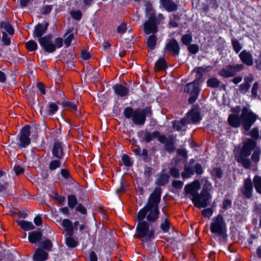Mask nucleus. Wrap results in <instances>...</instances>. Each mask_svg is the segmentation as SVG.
Wrapping results in <instances>:
<instances>
[{"label":"nucleus","mask_w":261,"mask_h":261,"mask_svg":"<svg viewBox=\"0 0 261 261\" xmlns=\"http://www.w3.org/2000/svg\"><path fill=\"white\" fill-rule=\"evenodd\" d=\"M161 199V190L156 188L150 195L147 204L138 213V221H142L146 217L149 221H155L159 214L158 205Z\"/></svg>","instance_id":"f257e3e1"},{"label":"nucleus","mask_w":261,"mask_h":261,"mask_svg":"<svg viewBox=\"0 0 261 261\" xmlns=\"http://www.w3.org/2000/svg\"><path fill=\"white\" fill-rule=\"evenodd\" d=\"M256 143L250 139H246L241 149L236 151L235 158L236 160L241 163L245 168H249L251 162L248 158L251 153V150L255 147Z\"/></svg>","instance_id":"f03ea898"},{"label":"nucleus","mask_w":261,"mask_h":261,"mask_svg":"<svg viewBox=\"0 0 261 261\" xmlns=\"http://www.w3.org/2000/svg\"><path fill=\"white\" fill-rule=\"evenodd\" d=\"M151 111L149 108H146L143 110L136 109L127 107L124 111V115L127 118H132L134 124L136 125H143L148 114H151Z\"/></svg>","instance_id":"7ed1b4c3"},{"label":"nucleus","mask_w":261,"mask_h":261,"mask_svg":"<svg viewBox=\"0 0 261 261\" xmlns=\"http://www.w3.org/2000/svg\"><path fill=\"white\" fill-rule=\"evenodd\" d=\"M201 119L198 108L193 107L187 114V116L180 121L173 122V127L177 130H185V126L188 124L197 123Z\"/></svg>","instance_id":"20e7f679"},{"label":"nucleus","mask_w":261,"mask_h":261,"mask_svg":"<svg viewBox=\"0 0 261 261\" xmlns=\"http://www.w3.org/2000/svg\"><path fill=\"white\" fill-rule=\"evenodd\" d=\"M134 237L142 241H149L154 237V230L152 226L148 223L139 221L136 229Z\"/></svg>","instance_id":"39448f33"},{"label":"nucleus","mask_w":261,"mask_h":261,"mask_svg":"<svg viewBox=\"0 0 261 261\" xmlns=\"http://www.w3.org/2000/svg\"><path fill=\"white\" fill-rule=\"evenodd\" d=\"M30 127L29 125L24 126L21 129L19 135L14 140H12L11 146L13 148L25 147L31 143Z\"/></svg>","instance_id":"423d86ee"},{"label":"nucleus","mask_w":261,"mask_h":261,"mask_svg":"<svg viewBox=\"0 0 261 261\" xmlns=\"http://www.w3.org/2000/svg\"><path fill=\"white\" fill-rule=\"evenodd\" d=\"M226 224L221 215L214 217L211 224L210 230L216 236H223L226 231Z\"/></svg>","instance_id":"0eeeda50"},{"label":"nucleus","mask_w":261,"mask_h":261,"mask_svg":"<svg viewBox=\"0 0 261 261\" xmlns=\"http://www.w3.org/2000/svg\"><path fill=\"white\" fill-rule=\"evenodd\" d=\"M199 82L197 79H195L192 83L187 84L185 87V91L190 95L189 99L190 103H192L196 100L199 92Z\"/></svg>","instance_id":"6e6552de"},{"label":"nucleus","mask_w":261,"mask_h":261,"mask_svg":"<svg viewBox=\"0 0 261 261\" xmlns=\"http://www.w3.org/2000/svg\"><path fill=\"white\" fill-rule=\"evenodd\" d=\"M257 117L246 108H244L241 114V121L245 130H248L255 121Z\"/></svg>","instance_id":"1a4fd4ad"},{"label":"nucleus","mask_w":261,"mask_h":261,"mask_svg":"<svg viewBox=\"0 0 261 261\" xmlns=\"http://www.w3.org/2000/svg\"><path fill=\"white\" fill-rule=\"evenodd\" d=\"M211 198V194H206L201 192L200 195L197 194L192 198V201L194 205L198 208L205 207L209 204Z\"/></svg>","instance_id":"9d476101"},{"label":"nucleus","mask_w":261,"mask_h":261,"mask_svg":"<svg viewBox=\"0 0 261 261\" xmlns=\"http://www.w3.org/2000/svg\"><path fill=\"white\" fill-rule=\"evenodd\" d=\"M243 68L242 64L236 65H229L226 68L222 69L220 71V74L225 77H229L234 75L238 71H241Z\"/></svg>","instance_id":"9b49d317"},{"label":"nucleus","mask_w":261,"mask_h":261,"mask_svg":"<svg viewBox=\"0 0 261 261\" xmlns=\"http://www.w3.org/2000/svg\"><path fill=\"white\" fill-rule=\"evenodd\" d=\"M41 46L47 53H53L56 50V46L51 42L50 36H46L38 39Z\"/></svg>","instance_id":"f8f14e48"},{"label":"nucleus","mask_w":261,"mask_h":261,"mask_svg":"<svg viewBox=\"0 0 261 261\" xmlns=\"http://www.w3.org/2000/svg\"><path fill=\"white\" fill-rule=\"evenodd\" d=\"M200 187L199 181L195 180L191 184L187 185L185 187V190L186 193L191 194L193 198L198 194Z\"/></svg>","instance_id":"ddd939ff"},{"label":"nucleus","mask_w":261,"mask_h":261,"mask_svg":"<svg viewBox=\"0 0 261 261\" xmlns=\"http://www.w3.org/2000/svg\"><path fill=\"white\" fill-rule=\"evenodd\" d=\"M48 26L47 22H44L43 24H38L37 25L34 31V36L39 39L42 38V36L46 32Z\"/></svg>","instance_id":"4468645a"},{"label":"nucleus","mask_w":261,"mask_h":261,"mask_svg":"<svg viewBox=\"0 0 261 261\" xmlns=\"http://www.w3.org/2000/svg\"><path fill=\"white\" fill-rule=\"evenodd\" d=\"M252 190L253 188L251 180L250 178H248L244 181L242 192L246 197L249 198L251 196Z\"/></svg>","instance_id":"2eb2a0df"},{"label":"nucleus","mask_w":261,"mask_h":261,"mask_svg":"<svg viewBox=\"0 0 261 261\" xmlns=\"http://www.w3.org/2000/svg\"><path fill=\"white\" fill-rule=\"evenodd\" d=\"M154 19L149 18V20L144 23V29L146 34L154 33L157 31L156 24L153 21Z\"/></svg>","instance_id":"dca6fc26"},{"label":"nucleus","mask_w":261,"mask_h":261,"mask_svg":"<svg viewBox=\"0 0 261 261\" xmlns=\"http://www.w3.org/2000/svg\"><path fill=\"white\" fill-rule=\"evenodd\" d=\"M48 253L41 248H37L34 253L33 259L35 261H45L47 259Z\"/></svg>","instance_id":"f3484780"},{"label":"nucleus","mask_w":261,"mask_h":261,"mask_svg":"<svg viewBox=\"0 0 261 261\" xmlns=\"http://www.w3.org/2000/svg\"><path fill=\"white\" fill-rule=\"evenodd\" d=\"M161 5L168 12H172L177 9V5L172 0H160Z\"/></svg>","instance_id":"a211bd4d"},{"label":"nucleus","mask_w":261,"mask_h":261,"mask_svg":"<svg viewBox=\"0 0 261 261\" xmlns=\"http://www.w3.org/2000/svg\"><path fill=\"white\" fill-rule=\"evenodd\" d=\"M239 56L241 60L244 64L249 66L253 64L252 56L249 52L243 50L240 53Z\"/></svg>","instance_id":"6ab92c4d"},{"label":"nucleus","mask_w":261,"mask_h":261,"mask_svg":"<svg viewBox=\"0 0 261 261\" xmlns=\"http://www.w3.org/2000/svg\"><path fill=\"white\" fill-rule=\"evenodd\" d=\"M166 49L174 55H178L179 51V47L177 42L175 40H171L166 45Z\"/></svg>","instance_id":"aec40b11"},{"label":"nucleus","mask_w":261,"mask_h":261,"mask_svg":"<svg viewBox=\"0 0 261 261\" xmlns=\"http://www.w3.org/2000/svg\"><path fill=\"white\" fill-rule=\"evenodd\" d=\"M42 238V233L38 231H34L30 232L28 239L30 243L35 244L39 242Z\"/></svg>","instance_id":"412c9836"},{"label":"nucleus","mask_w":261,"mask_h":261,"mask_svg":"<svg viewBox=\"0 0 261 261\" xmlns=\"http://www.w3.org/2000/svg\"><path fill=\"white\" fill-rule=\"evenodd\" d=\"M53 155L58 158H61L63 152L62 144L59 142H55L53 148Z\"/></svg>","instance_id":"4be33fe9"},{"label":"nucleus","mask_w":261,"mask_h":261,"mask_svg":"<svg viewBox=\"0 0 261 261\" xmlns=\"http://www.w3.org/2000/svg\"><path fill=\"white\" fill-rule=\"evenodd\" d=\"M61 225L64 228L69 236H71L73 233V226L72 222L69 219H64L62 221Z\"/></svg>","instance_id":"5701e85b"},{"label":"nucleus","mask_w":261,"mask_h":261,"mask_svg":"<svg viewBox=\"0 0 261 261\" xmlns=\"http://www.w3.org/2000/svg\"><path fill=\"white\" fill-rule=\"evenodd\" d=\"M228 121L229 124L234 127L239 126L241 123L240 119L235 114H230L228 117Z\"/></svg>","instance_id":"b1692460"},{"label":"nucleus","mask_w":261,"mask_h":261,"mask_svg":"<svg viewBox=\"0 0 261 261\" xmlns=\"http://www.w3.org/2000/svg\"><path fill=\"white\" fill-rule=\"evenodd\" d=\"M114 90L115 93L120 96H125L128 93L127 89L121 85H115L114 87Z\"/></svg>","instance_id":"393cba45"},{"label":"nucleus","mask_w":261,"mask_h":261,"mask_svg":"<svg viewBox=\"0 0 261 261\" xmlns=\"http://www.w3.org/2000/svg\"><path fill=\"white\" fill-rule=\"evenodd\" d=\"M17 222L20 227L25 231H29L34 228V226L32 222L24 220H18Z\"/></svg>","instance_id":"a878e982"},{"label":"nucleus","mask_w":261,"mask_h":261,"mask_svg":"<svg viewBox=\"0 0 261 261\" xmlns=\"http://www.w3.org/2000/svg\"><path fill=\"white\" fill-rule=\"evenodd\" d=\"M74 39V34L72 30H68L64 35V44L66 47L70 45L71 41Z\"/></svg>","instance_id":"bb28decb"},{"label":"nucleus","mask_w":261,"mask_h":261,"mask_svg":"<svg viewBox=\"0 0 261 261\" xmlns=\"http://www.w3.org/2000/svg\"><path fill=\"white\" fill-rule=\"evenodd\" d=\"M211 69V67L210 66L200 67L195 69L194 72H196L197 74L196 79H197L199 81L201 77L202 74L209 71Z\"/></svg>","instance_id":"cd10ccee"},{"label":"nucleus","mask_w":261,"mask_h":261,"mask_svg":"<svg viewBox=\"0 0 261 261\" xmlns=\"http://www.w3.org/2000/svg\"><path fill=\"white\" fill-rule=\"evenodd\" d=\"M253 184L257 192L261 194V177L259 176H254Z\"/></svg>","instance_id":"c85d7f7f"},{"label":"nucleus","mask_w":261,"mask_h":261,"mask_svg":"<svg viewBox=\"0 0 261 261\" xmlns=\"http://www.w3.org/2000/svg\"><path fill=\"white\" fill-rule=\"evenodd\" d=\"M156 42V37L154 35H150L147 39V45L150 49H153Z\"/></svg>","instance_id":"c756f323"},{"label":"nucleus","mask_w":261,"mask_h":261,"mask_svg":"<svg viewBox=\"0 0 261 261\" xmlns=\"http://www.w3.org/2000/svg\"><path fill=\"white\" fill-rule=\"evenodd\" d=\"M194 173V171L191 168L186 166L185 171L181 173L183 178H188Z\"/></svg>","instance_id":"7c9ffc66"},{"label":"nucleus","mask_w":261,"mask_h":261,"mask_svg":"<svg viewBox=\"0 0 261 261\" xmlns=\"http://www.w3.org/2000/svg\"><path fill=\"white\" fill-rule=\"evenodd\" d=\"M212 189V185L207 180H205V184H204L202 190L201 191V193H203L204 194H211L210 192L211 191Z\"/></svg>","instance_id":"2f4dec72"},{"label":"nucleus","mask_w":261,"mask_h":261,"mask_svg":"<svg viewBox=\"0 0 261 261\" xmlns=\"http://www.w3.org/2000/svg\"><path fill=\"white\" fill-rule=\"evenodd\" d=\"M1 27L5 29L10 35H13L14 31L10 24L8 22H3L1 23Z\"/></svg>","instance_id":"473e14b6"},{"label":"nucleus","mask_w":261,"mask_h":261,"mask_svg":"<svg viewBox=\"0 0 261 261\" xmlns=\"http://www.w3.org/2000/svg\"><path fill=\"white\" fill-rule=\"evenodd\" d=\"M165 61L164 59H160L155 63V69L156 70H161L165 68Z\"/></svg>","instance_id":"72a5a7b5"},{"label":"nucleus","mask_w":261,"mask_h":261,"mask_svg":"<svg viewBox=\"0 0 261 261\" xmlns=\"http://www.w3.org/2000/svg\"><path fill=\"white\" fill-rule=\"evenodd\" d=\"M26 47L30 51H33L37 49V44L34 41L30 40L26 43Z\"/></svg>","instance_id":"f704fd0d"},{"label":"nucleus","mask_w":261,"mask_h":261,"mask_svg":"<svg viewBox=\"0 0 261 261\" xmlns=\"http://www.w3.org/2000/svg\"><path fill=\"white\" fill-rule=\"evenodd\" d=\"M77 203V199L74 195H69L68 197V205L70 208H73Z\"/></svg>","instance_id":"c9c22d12"},{"label":"nucleus","mask_w":261,"mask_h":261,"mask_svg":"<svg viewBox=\"0 0 261 261\" xmlns=\"http://www.w3.org/2000/svg\"><path fill=\"white\" fill-rule=\"evenodd\" d=\"M146 12L147 14L150 15L149 19H154V13L152 6L148 3L146 5Z\"/></svg>","instance_id":"e433bc0d"},{"label":"nucleus","mask_w":261,"mask_h":261,"mask_svg":"<svg viewBox=\"0 0 261 261\" xmlns=\"http://www.w3.org/2000/svg\"><path fill=\"white\" fill-rule=\"evenodd\" d=\"M214 211L212 208H207L202 211L201 213L203 217L210 218L213 214Z\"/></svg>","instance_id":"4c0bfd02"},{"label":"nucleus","mask_w":261,"mask_h":261,"mask_svg":"<svg viewBox=\"0 0 261 261\" xmlns=\"http://www.w3.org/2000/svg\"><path fill=\"white\" fill-rule=\"evenodd\" d=\"M66 243L70 247H74L77 245L76 242L70 236L66 238Z\"/></svg>","instance_id":"58836bf2"},{"label":"nucleus","mask_w":261,"mask_h":261,"mask_svg":"<svg viewBox=\"0 0 261 261\" xmlns=\"http://www.w3.org/2000/svg\"><path fill=\"white\" fill-rule=\"evenodd\" d=\"M261 152L260 149H256L253 152L251 159L254 162H258L259 161V155Z\"/></svg>","instance_id":"ea45409f"},{"label":"nucleus","mask_w":261,"mask_h":261,"mask_svg":"<svg viewBox=\"0 0 261 261\" xmlns=\"http://www.w3.org/2000/svg\"><path fill=\"white\" fill-rule=\"evenodd\" d=\"M207 84L208 87H216L219 85V81L216 78H212L207 81Z\"/></svg>","instance_id":"a19ab883"},{"label":"nucleus","mask_w":261,"mask_h":261,"mask_svg":"<svg viewBox=\"0 0 261 261\" xmlns=\"http://www.w3.org/2000/svg\"><path fill=\"white\" fill-rule=\"evenodd\" d=\"M61 163L59 161L53 160L49 164V168L50 170H53L59 167Z\"/></svg>","instance_id":"79ce46f5"},{"label":"nucleus","mask_w":261,"mask_h":261,"mask_svg":"<svg viewBox=\"0 0 261 261\" xmlns=\"http://www.w3.org/2000/svg\"><path fill=\"white\" fill-rule=\"evenodd\" d=\"M154 137L158 139L159 141L162 143H165L166 141V138L164 135H160L159 132L155 131L153 132Z\"/></svg>","instance_id":"37998d69"},{"label":"nucleus","mask_w":261,"mask_h":261,"mask_svg":"<svg viewBox=\"0 0 261 261\" xmlns=\"http://www.w3.org/2000/svg\"><path fill=\"white\" fill-rule=\"evenodd\" d=\"M72 17L76 20H80L82 17V12L80 10L71 11L70 12Z\"/></svg>","instance_id":"c03bdc74"},{"label":"nucleus","mask_w":261,"mask_h":261,"mask_svg":"<svg viewBox=\"0 0 261 261\" xmlns=\"http://www.w3.org/2000/svg\"><path fill=\"white\" fill-rule=\"evenodd\" d=\"M192 39V36L190 35L187 34L182 36L181 40L184 44L187 45L191 42Z\"/></svg>","instance_id":"a18cd8bd"},{"label":"nucleus","mask_w":261,"mask_h":261,"mask_svg":"<svg viewBox=\"0 0 261 261\" xmlns=\"http://www.w3.org/2000/svg\"><path fill=\"white\" fill-rule=\"evenodd\" d=\"M170 227V224L168 221L166 219L165 222L161 224V228L164 232H166L168 231Z\"/></svg>","instance_id":"49530a36"},{"label":"nucleus","mask_w":261,"mask_h":261,"mask_svg":"<svg viewBox=\"0 0 261 261\" xmlns=\"http://www.w3.org/2000/svg\"><path fill=\"white\" fill-rule=\"evenodd\" d=\"M232 44L233 45V49L237 53H238L241 49L242 46H241L240 44L237 40H232Z\"/></svg>","instance_id":"de8ad7c7"},{"label":"nucleus","mask_w":261,"mask_h":261,"mask_svg":"<svg viewBox=\"0 0 261 261\" xmlns=\"http://www.w3.org/2000/svg\"><path fill=\"white\" fill-rule=\"evenodd\" d=\"M58 107L57 105L54 103H50L49 105V113L50 114H54L57 111Z\"/></svg>","instance_id":"09e8293b"},{"label":"nucleus","mask_w":261,"mask_h":261,"mask_svg":"<svg viewBox=\"0 0 261 261\" xmlns=\"http://www.w3.org/2000/svg\"><path fill=\"white\" fill-rule=\"evenodd\" d=\"M231 205V201L229 199H225L222 202V208L223 211L227 210L230 207Z\"/></svg>","instance_id":"8fccbe9b"},{"label":"nucleus","mask_w":261,"mask_h":261,"mask_svg":"<svg viewBox=\"0 0 261 261\" xmlns=\"http://www.w3.org/2000/svg\"><path fill=\"white\" fill-rule=\"evenodd\" d=\"M43 247L46 250H50L52 247V244L50 240H47L41 243Z\"/></svg>","instance_id":"3c124183"},{"label":"nucleus","mask_w":261,"mask_h":261,"mask_svg":"<svg viewBox=\"0 0 261 261\" xmlns=\"http://www.w3.org/2000/svg\"><path fill=\"white\" fill-rule=\"evenodd\" d=\"M122 161L123 164L126 166H130L132 165L131 161H130L128 155L124 154L122 157Z\"/></svg>","instance_id":"603ef678"},{"label":"nucleus","mask_w":261,"mask_h":261,"mask_svg":"<svg viewBox=\"0 0 261 261\" xmlns=\"http://www.w3.org/2000/svg\"><path fill=\"white\" fill-rule=\"evenodd\" d=\"M212 174L218 178H220L222 175V171L220 168H215L212 171Z\"/></svg>","instance_id":"864d4df0"},{"label":"nucleus","mask_w":261,"mask_h":261,"mask_svg":"<svg viewBox=\"0 0 261 261\" xmlns=\"http://www.w3.org/2000/svg\"><path fill=\"white\" fill-rule=\"evenodd\" d=\"M2 41L6 45H8L10 44V38H9L6 33L4 32L3 33Z\"/></svg>","instance_id":"5fc2aeb1"},{"label":"nucleus","mask_w":261,"mask_h":261,"mask_svg":"<svg viewBox=\"0 0 261 261\" xmlns=\"http://www.w3.org/2000/svg\"><path fill=\"white\" fill-rule=\"evenodd\" d=\"M91 72H93V73H94V77H93L94 78L97 79L98 77V76H99L98 73L97 71H96L95 70H93L92 69V68H91V69H90L89 71L87 72V73L86 74V76L87 78H89V79L92 78L91 75Z\"/></svg>","instance_id":"6e6d98bb"},{"label":"nucleus","mask_w":261,"mask_h":261,"mask_svg":"<svg viewBox=\"0 0 261 261\" xmlns=\"http://www.w3.org/2000/svg\"><path fill=\"white\" fill-rule=\"evenodd\" d=\"M184 183L179 180H174L172 182L173 186L177 189H181Z\"/></svg>","instance_id":"4d7b16f0"},{"label":"nucleus","mask_w":261,"mask_h":261,"mask_svg":"<svg viewBox=\"0 0 261 261\" xmlns=\"http://www.w3.org/2000/svg\"><path fill=\"white\" fill-rule=\"evenodd\" d=\"M126 30V24L122 23L118 28L117 31L119 33H124Z\"/></svg>","instance_id":"13d9d810"},{"label":"nucleus","mask_w":261,"mask_h":261,"mask_svg":"<svg viewBox=\"0 0 261 261\" xmlns=\"http://www.w3.org/2000/svg\"><path fill=\"white\" fill-rule=\"evenodd\" d=\"M188 49L193 54H195L197 53V51H198V46L194 44L189 45L188 47Z\"/></svg>","instance_id":"bf43d9fd"},{"label":"nucleus","mask_w":261,"mask_h":261,"mask_svg":"<svg viewBox=\"0 0 261 261\" xmlns=\"http://www.w3.org/2000/svg\"><path fill=\"white\" fill-rule=\"evenodd\" d=\"M194 172L197 174H201L203 173V169L201 166L200 164H196L194 167Z\"/></svg>","instance_id":"052dcab7"},{"label":"nucleus","mask_w":261,"mask_h":261,"mask_svg":"<svg viewBox=\"0 0 261 261\" xmlns=\"http://www.w3.org/2000/svg\"><path fill=\"white\" fill-rule=\"evenodd\" d=\"M14 170L16 175H19V174L23 173L24 171L23 168H22L21 167H20L19 165L15 166L14 168Z\"/></svg>","instance_id":"680f3d73"},{"label":"nucleus","mask_w":261,"mask_h":261,"mask_svg":"<svg viewBox=\"0 0 261 261\" xmlns=\"http://www.w3.org/2000/svg\"><path fill=\"white\" fill-rule=\"evenodd\" d=\"M251 136L254 138L257 139L259 136V131L256 128H253L250 132Z\"/></svg>","instance_id":"e2e57ef3"},{"label":"nucleus","mask_w":261,"mask_h":261,"mask_svg":"<svg viewBox=\"0 0 261 261\" xmlns=\"http://www.w3.org/2000/svg\"><path fill=\"white\" fill-rule=\"evenodd\" d=\"M154 138L153 133L152 134L147 133L145 135V140L146 142H149Z\"/></svg>","instance_id":"0e129e2a"},{"label":"nucleus","mask_w":261,"mask_h":261,"mask_svg":"<svg viewBox=\"0 0 261 261\" xmlns=\"http://www.w3.org/2000/svg\"><path fill=\"white\" fill-rule=\"evenodd\" d=\"M64 106L69 107L72 110L75 111L76 110V107L75 105L72 103V102H66L64 104Z\"/></svg>","instance_id":"69168bd1"},{"label":"nucleus","mask_w":261,"mask_h":261,"mask_svg":"<svg viewBox=\"0 0 261 261\" xmlns=\"http://www.w3.org/2000/svg\"><path fill=\"white\" fill-rule=\"evenodd\" d=\"M171 174L174 177H178L179 176V172L176 168H172L170 170Z\"/></svg>","instance_id":"338daca9"},{"label":"nucleus","mask_w":261,"mask_h":261,"mask_svg":"<svg viewBox=\"0 0 261 261\" xmlns=\"http://www.w3.org/2000/svg\"><path fill=\"white\" fill-rule=\"evenodd\" d=\"M63 45V40L61 38H58L55 40L56 47L60 48Z\"/></svg>","instance_id":"774afa93"}]
</instances>
